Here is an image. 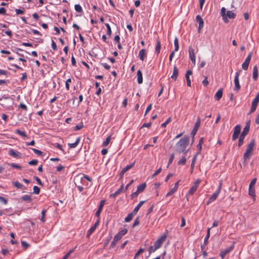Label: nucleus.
Masks as SVG:
<instances>
[{"instance_id":"f257e3e1","label":"nucleus","mask_w":259,"mask_h":259,"mask_svg":"<svg viewBox=\"0 0 259 259\" xmlns=\"http://www.w3.org/2000/svg\"><path fill=\"white\" fill-rule=\"evenodd\" d=\"M254 146V142L253 140L251 141L248 145L246 149L245 152L243 155V164L246 165L247 164L248 162L249 161L251 156L252 155L253 148Z\"/></svg>"},{"instance_id":"f03ea898","label":"nucleus","mask_w":259,"mask_h":259,"mask_svg":"<svg viewBox=\"0 0 259 259\" xmlns=\"http://www.w3.org/2000/svg\"><path fill=\"white\" fill-rule=\"evenodd\" d=\"M189 142V138L188 137H184L181 139L177 144V151L179 152H183L184 155L186 154L187 151L186 149Z\"/></svg>"},{"instance_id":"7ed1b4c3","label":"nucleus","mask_w":259,"mask_h":259,"mask_svg":"<svg viewBox=\"0 0 259 259\" xmlns=\"http://www.w3.org/2000/svg\"><path fill=\"white\" fill-rule=\"evenodd\" d=\"M221 14L223 17V19L224 22L227 23L228 22L227 17L230 19H234L235 18L236 15L231 11H227L226 14V9L224 7H223L221 10Z\"/></svg>"},{"instance_id":"20e7f679","label":"nucleus","mask_w":259,"mask_h":259,"mask_svg":"<svg viewBox=\"0 0 259 259\" xmlns=\"http://www.w3.org/2000/svg\"><path fill=\"white\" fill-rule=\"evenodd\" d=\"M222 187V182L220 181L219 185L218 186V189L215 192L213 193L211 196L209 198L207 202V204L209 205L214 201H215L218 198L219 195L220 194Z\"/></svg>"},{"instance_id":"39448f33","label":"nucleus","mask_w":259,"mask_h":259,"mask_svg":"<svg viewBox=\"0 0 259 259\" xmlns=\"http://www.w3.org/2000/svg\"><path fill=\"white\" fill-rule=\"evenodd\" d=\"M167 237L166 233H164L161 237L158 238L156 241L154 242V246L155 247V249H159L161 247L162 244L166 240Z\"/></svg>"},{"instance_id":"423d86ee","label":"nucleus","mask_w":259,"mask_h":259,"mask_svg":"<svg viewBox=\"0 0 259 259\" xmlns=\"http://www.w3.org/2000/svg\"><path fill=\"white\" fill-rule=\"evenodd\" d=\"M201 182V180H200L199 179H197L194 183L193 185L191 186V187L190 188L189 190L188 191L186 196L193 195L194 193L197 190V189L198 188Z\"/></svg>"},{"instance_id":"0eeeda50","label":"nucleus","mask_w":259,"mask_h":259,"mask_svg":"<svg viewBox=\"0 0 259 259\" xmlns=\"http://www.w3.org/2000/svg\"><path fill=\"white\" fill-rule=\"evenodd\" d=\"M241 72V70H239L236 72L235 76L234 77V83H235V87L234 88V90L235 91H238L240 89V85L239 84V76L240 75V72Z\"/></svg>"},{"instance_id":"6e6552de","label":"nucleus","mask_w":259,"mask_h":259,"mask_svg":"<svg viewBox=\"0 0 259 259\" xmlns=\"http://www.w3.org/2000/svg\"><path fill=\"white\" fill-rule=\"evenodd\" d=\"M252 56V53L250 52L248 54L247 57L245 59L244 62L242 64V68L243 70H246L248 68Z\"/></svg>"},{"instance_id":"1a4fd4ad","label":"nucleus","mask_w":259,"mask_h":259,"mask_svg":"<svg viewBox=\"0 0 259 259\" xmlns=\"http://www.w3.org/2000/svg\"><path fill=\"white\" fill-rule=\"evenodd\" d=\"M234 244L235 242H234L231 246L229 247L228 248H226V249L222 250L220 252V256L222 259H224L225 257V256L229 253H230L231 251H232V250L234 248Z\"/></svg>"},{"instance_id":"9d476101","label":"nucleus","mask_w":259,"mask_h":259,"mask_svg":"<svg viewBox=\"0 0 259 259\" xmlns=\"http://www.w3.org/2000/svg\"><path fill=\"white\" fill-rule=\"evenodd\" d=\"M188 52H189L190 59L191 60V61L193 63V64L195 65L196 63V57H195V50L194 49H193L192 48V47H189Z\"/></svg>"},{"instance_id":"9b49d317","label":"nucleus","mask_w":259,"mask_h":259,"mask_svg":"<svg viewBox=\"0 0 259 259\" xmlns=\"http://www.w3.org/2000/svg\"><path fill=\"white\" fill-rule=\"evenodd\" d=\"M241 131V126L240 125H237L234 128V132L232 136V140H236L239 136Z\"/></svg>"},{"instance_id":"f8f14e48","label":"nucleus","mask_w":259,"mask_h":259,"mask_svg":"<svg viewBox=\"0 0 259 259\" xmlns=\"http://www.w3.org/2000/svg\"><path fill=\"white\" fill-rule=\"evenodd\" d=\"M200 125V119L199 117H198L197 121L195 122L194 126L191 132V135L194 137L196 135L199 126Z\"/></svg>"},{"instance_id":"ddd939ff","label":"nucleus","mask_w":259,"mask_h":259,"mask_svg":"<svg viewBox=\"0 0 259 259\" xmlns=\"http://www.w3.org/2000/svg\"><path fill=\"white\" fill-rule=\"evenodd\" d=\"M196 20L199 24L198 31L199 32H200L203 27L204 21L203 19L201 17L200 15H197L196 16Z\"/></svg>"},{"instance_id":"4468645a","label":"nucleus","mask_w":259,"mask_h":259,"mask_svg":"<svg viewBox=\"0 0 259 259\" xmlns=\"http://www.w3.org/2000/svg\"><path fill=\"white\" fill-rule=\"evenodd\" d=\"M250 121H248L245 127H244L243 131L242 132L241 135L244 136H246V135L248 133L249 128H250Z\"/></svg>"},{"instance_id":"2eb2a0df","label":"nucleus","mask_w":259,"mask_h":259,"mask_svg":"<svg viewBox=\"0 0 259 259\" xmlns=\"http://www.w3.org/2000/svg\"><path fill=\"white\" fill-rule=\"evenodd\" d=\"M147 56V53L145 49H143L141 50L139 53V57L140 59L142 61H144Z\"/></svg>"},{"instance_id":"dca6fc26","label":"nucleus","mask_w":259,"mask_h":259,"mask_svg":"<svg viewBox=\"0 0 259 259\" xmlns=\"http://www.w3.org/2000/svg\"><path fill=\"white\" fill-rule=\"evenodd\" d=\"M252 78L254 81H256L258 78V69L256 65L253 68Z\"/></svg>"},{"instance_id":"f3484780","label":"nucleus","mask_w":259,"mask_h":259,"mask_svg":"<svg viewBox=\"0 0 259 259\" xmlns=\"http://www.w3.org/2000/svg\"><path fill=\"white\" fill-rule=\"evenodd\" d=\"M121 239V238L118 236L117 234L115 235V236L114 237L113 240L111 242L110 247L111 248H114L116 245L117 242Z\"/></svg>"},{"instance_id":"a211bd4d","label":"nucleus","mask_w":259,"mask_h":259,"mask_svg":"<svg viewBox=\"0 0 259 259\" xmlns=\"http://www.w3.org/2000/svg\"><path fill=\"white\" fill-rule=\"evenodd\" d=\"M178 74H179V69L176 66H175L174 67L173 73H172V75L171 76V78L172 79L176 80L178 77Z\"/></svg>"},{"instance_id":"6ab92c4d","label":"nucleus","mask_w":259,"mask_h":259,"mask_svg":"<svg viewBox=\"0 0 259 259\" xmlns=\"http://www.w3.org/2000/svg\"><path fill=\"white\" fill-rule=\"evenodd\" d=\"M80 139H81V138L80 137H79L76 139V141L74 143H69L68 144L69 147L70 148H76L77 146V145H78L79 143L80 142Z\"/></svg>"},{"instance_id":"aec40b11","label":"nucleus","mask_w":259,"mask_h":259,"mask_svg":"<svg viewBox=\"0 0 259 259\" xmlns=\"http://www.w3.org/2000/svg\"><path fill=\"white\" fill-rule=\"evenodd\" d=\"M9 154L15 158H17L19 157L20 153L19 152H16L13 149H10L9 151Z\"/></svg>"},{"instance_id":"412c9836","label":"nucleus","mask_w":259,"mask_h":259,"mask_svg":"<svg viewBox=\"0 0 259 259\" xmlns=\"http://www.w3.org/2000/svg\"><path fill=\"white\" fill-rule=\"evenodd\" d=\"M223 96V91L222 89L219 90L215 94L214 98L217 101H219L221 99Z\"/></svg>"},{"instance_id":"4be33fe9","label":"nucleus","mask_w":259,"mask_h":259,"mask_svg":"<svg viewBox=\"0 0 259 259\" xmlns=\"http://www.w3.org/2000/svg\"><path fill=\"white\" fill-rule=\"evenodd\" d=\"M137 81L139 84H141L143 82L142 73L140 70L137 71Z\"/></svg>"},{"instance_id":"5701e85b","label":"nucleus","mask_w":259,"mask_h":259,"mask_svg":"<svg viewBox=\"0 0 259 259\" xmlns=\"http://www.w3.org/2000/svg\"><path fill=\"white\" fill-rule=\"evenodd\" d=\"M161 50V42L159 39L156 40V45L155 47V53L158 55L160 52Z\"/></svg>"},{"instance_id":"b1692460","label":"nucleus","mask_w":259,"mask_h":259,"mask_svg":"<svg viewBox=\"0 0 259 259\" xmlns=\"http://www.w3.org/2000/svg\"><path fill=\"white\" fill-rule=\"evenodd\" d=\"M145 202V201H141L140 203L136 206V207L133 210V214H137L138 211H139L140 207L142 206V205Z\"/></svg>"},{"instance_id":"393cba45","label":"nucleus","mask_w":259,"mask_h":259,"mask_svg":"<svg viewBox=\"0 0 259 259\" xmlns=\"http://www.w3.org/2000/svg\"><path fill=\"white\" fill-rule=\"evenodd\" d=\"M197 154H195L193 156V159H192V162H191V170H190L191 174H192L193 172V169H194V168L195 162H196V159H197Z\"/></svg>"},{"instance_id":"a878e982","label":"nucleus","mask_w":259,"mask_h":259,"mask_svg":"<svg viewBox=\"0 0 259 259\" xmlns=\"http://www.w3.org/2000/svg\"><path fill=\"white\" fill-rule=\"evenodd\" d=\"M146 187V183H143L140 185H139L137 187V191L139 193H141L145 189Z\"/></svg>"},{"instance_id":"bb28decb","label":"nucleus","mask_w":259,"mask_h":259,"mask_svg":"<svg viewBox=\"0 0 259 259\" xmlns=\"http://www.w3.org/2000/svg\"><path fill=\"white\" fill-rule=\"evenodd\" d=\"M211 228H208L207 230V234L204 240V245H207L208 242V239L210 237V230Z\"/></svg>"},{"instance_id":"cd10ccee","label":"nucleus","mask_w":259,"mask_h":259,"mask_svg":"<svg viewBox=\"0 0 259 259\" xmlns=\"http://www.w3.org/2000/svg\"><path fill=\"white\" fill-rule=\"evenodd\" d=\"M21 199L25 201L30 202L32 201L31 195H25L21 197Z\"/></svg>"},{"instance_id":"c85d7f7f","label":"nucleus","mask_w":259,"mask_h":259,"mask_svg":"<svg viewBox=\"0 0 259 259\" xmlns=\"http://www.w3.org/2000/svg\"><path fill=\"white\" fill-rule=\"evenodd\" d=\"M85 180L92 182V179L88 176L83 175V177L80 178V181L83 184Z\"/></svg>"},{"instance_id":"c756f323","label":"nucleus","mask_w":259,"mask_h":259,"mask_svg":"<svg viewBox=\"0 0 259 259\" xmlns=\"http://www.w3.org/2000/svg\"><path fill=\"white\" fill-rule=\"evenodd\" d=\"M136 215V214H133V212L128 214V215L125 217V218L124 219V221L125 222H130L132 220L134 215Z\"/></svg>"},{"instance_id":"7c9ffc66","label":"nucleus","mask_w":259,"mask_h":259,"mask_svg":"<svg viewBox=\"0 0 259 259\" xmlns=\"http://www.w3.org/2000/svg\"><path fill=\"white\" fill-rule=\"evenodd\" d=\"M12 184H13V186L17 187V188L22 189L24 188V186L22 184H21L20 183H19L18 181L13 182Z\"/></svg>"},{"instance_id":"2f4dec72","label":"nucleus","mask_w":259,"mask_h":259,"mask_svg":"<svg viewBox=\"0 0 259 259\" xmlns=\"http://www.w3.org/2000/svg\"><path fill=\"white\" fill-rule=\"evenodd\" d=\"M175 51H178L179 49V40L178 37H176L174 39Z\"/></svg>"},{"instance_id":"473e14b6","label":"nucleus","mask_w":259,"mask_h":259,"mask_svg":"<svg viewBox=\"0 0 259 259\" xmlns=\"http://www.w3.org/2000/svg\"><path fill=\"white\" fill-rule=\"evenodd\" d=\"M15 133L18 134L22 137H26L27 135L24 131H21L19 130H16L15 131Z\"/></svg>"},{"instance_id":"72a5a7b5","label":"nucleus","mask_w":259,"mask_h":259,"mask_svg":"<svg viewBox=\"0 0 259 259\" xmlns=\"http://www.w3.org/2000/svg\"><path fill=\"white\" fill-rule=\"evenodd\" d=\"M127 232V230L126 229H124L119 231L117 235L119 236L121 238V237L125 235Z\"/></svg>"},{"instance_id":"f704fd0d","label":"nucleus","mask_w":259,"mask_h":259,"mask_svg":"<svg viewBox=\"0 0 259 259\" xmlns=\"http://www.w3.org/2000/svg\"><path fill=\"white\" fill-rule=\"evenodd\" d=\"M96 229V228L95 226H94V225L89 230L88 233H87V237H89L94 232V231H95V230Z\"/></svg>"},{"instance_id":"c9c22d12","label":"nucleus","mask_w":259,"mask_h":259,"mask_svg":"<svg viewBox=\"0 0 259 259\" xmlns=\"http://www.w3.org/2000/svg\"><path fill=\"white\" fill-rule=\"evenodd\" d=\"M105 26L107 27V34L108 36H110L112 34V30L109 24L106 23Z\"/></svg>"},{"instance_id":"e433bc0d","label":"nucleus","mask_w":259,"mask_h":259,"mask_svg":"<svg viewBox=\"0 0 259 259\" xmlns=\"http://www.w3.org/2000/svg\"><path fill=\"white\" fill-rule=\"evenodd\" d=\"M110 140H111V136H110L108 137H107L106 138V140L104 141L103 142L102 146L103 147H106L109 144V143H110Z\"/></svg>"},{"instance_id":"4c0bfd02","label":"nucleus","mask_w":259,"mask_h":259,"mask_svg":"<svg viewBox=\"0 0 259 259\" xmlns=\"http://www.w3.org/2000/svg\"><path fill=\"white\" fill-rule=\"evenodd\" d=\"M72 82V79L71 78L67 79L65 82V87L67 91H69L70 90V83Z\"/></svg>"},{"instance_id":"58836bf2","label":"nucleus","mask_w":259,"mask_h":259,"mask_svg":"<svg viewBox=\"0 0 259 259\" xmlns=\"http://www.w3.org/2000/svg\"><path fill=\"white\" fill-rule=\"evenodd\" d=\"M259 102V93L257 94L255 98L253 99L252 102V104L257 106L258 103Z\"/></svg>"},{"instance_id":"ea45409f","label":"nucleus","mask_w":259,"mask_h":259,"mask_svg":"<svg viewBox=\"0 0 259 259\" xmlns=\"http://www.w3.org/2000/svg\"><path fill=\"white\" fill-rule=\"evenodd\" d=\"M249 195L252 197H255V189L254 188L249 187Z\"/></svg>"},{"instance_id":"a19ab883","label":"nucleus","mask_w":259,"mask_h":259,"mask_svg":"<svg viewBox=\"0 0 259 259\" xmlns=\"http://www.w3.org/2000/svg\"><path fill=\"white\" fill-rule=\"evenodd\" d=\"M123 188V185H122L120 187V189H118L116 191H115L114 193L112 194L111 195H110V197H115V196H116L117 195H118L119 194H120V192H121V190H122V189Z\"/></svg>"},{"instance_id":"79ce46f5","label":"nucleus","mask_w":259,"mask_h":259,"mask_svg":"<svg viewBox=\"0 0 259 259\" xmlns=\"http://www.w3.org/2000/svg\"><path fill=\"white\" fill-rule=\"evenodd\" d=\"M177 191L175 188H172L165 195L166 197H169L171 196L174 193H175Z\"/></svg>"},{"instance_id":"37998d69","label":"nucleus","mask_w":259,"mask_h":259,"mask_svg":"<svg viewBox=\"0 0 259 259\" xmlns=\"http://www.w3.org/2000/svg\"><path fill=\"white\" fill-rule=\"evenodd\" d=\"M135 165V163L133 162L132 163V164H129V165H126L125 167H124L122 169L123 170V171H124L125 172H126L127 170H130V169H131Z\"/></svg>"},{"instance_id":"c03bdc74","label":"nucleus","mask_w":259,"mask_h":259,"mask_svg":"<svg viewBox=\"0 0 259 259\" xmlns=\"http://www.w3.org/2000/svg\"><path fill=\"white\" fill-rule=\"evenodd\" d=\"M186 158L185 156H183L178 162V164L179 165H185L186 162Z\"/></svg>"},{"instance_id":"a18cd8bd","label":"nucleus","mask_w":259,"mask_h":259,"mask_svg":"<svg viewBox=\"0 0 259 259\" xmlns=\"http://www.w3.org/2000/svg\"><path fill=\"white\" fill-rule=\"evenodd\" d=\"M74 8H75V11L77 12H78V13L82 12V9L80 5H78V4L75 5L74 6Z\"/></svg>"},{"instance_id":"49530a36","label":"nucleus","mask_w":259,"mask_h":259,"mask_svg":"<svg viewBox=\"0 0 259 259\" xmlns=\"http://www.w3.org/2000/svg\"><path fill=\"white\" fill-rule=\"evenodd\" d=\"M244 138H245V136H242L241 135H240V136L239 138V141H238V146L239 147H240L243 144Z\"/></svg>"},{"instance_id":"de8ad7c7","label":"nucleus","mask_w":259,"mask_h":259,"mask_svg":"<svg viewBox=\"0 0 259 259\" xmlns=\"http://www.w3.org/2000/svg\"><path fill=\"white\" fill-rule=\"evenodd\" d=\"M83 126V124L82 122L80 123L79 124L76 125L73 128V130L75 131H79L81 130Z\"/></svg>"},{"instance_id":"09e8293b","label":"nucleus","mask_w":259,"mask_h":259,"mask_svg":"<svg viewBox=\"0 0 259 259\" xmlns=\"http://www.w3.org/2000/svg\"><path fill=\"white\" fill-rule=\"evenodd\" d=\"M192 74V71L191 70H188V71H187L186 75H185V77H186L187 81L190 79V76Z\"/></svg>"},{"instance_id":"8fccbe9b","label":"nucleus","mask_w":259,"mask_h":259,"mask_svg":"<svg viewBox=\"0 0 259 259\" xmlns=\"http://www.w3.org/2000/svg\"><path fill=\"white\" fill-rule=\"evenodd\" d=\"M47 211L45 209H43L41 211V218L40 219V220L42 222H45L46 221V219H45L46 213Z\"/></svg>"},{"instance_id":"3c124183","label":"nucleus","mask_w":259,"mask_h":259,"mask_svg":"<svg viewBox=\"0 0 259 259\" xmlns=\"http://www.w3.org/2000/svg\"><path fill=\"white\" fill-rule=\"evenodd\" d=\"M171 121V117H169L162 124H161V126L162 127H165L166 125Z\"/></svg>"},{"instance_id":"603ef678","label":"nucleus","mask_w":259,"mask_h":259,"mask_svg":"<svg viewBox=\"0 0 259 259\" xmlns=\"http://www.w3.org/2000/svg\"><path fill=\"white\" fill-rule=\"evenodd\" d=\"M256 178L252 179L249 184V187H250V188H254V186L256 183Z\"/></svg>"},{"instance_id":"864d4df0","label":"nucleus","mask_w":259,"mask_h":259,"mask_svg":"<svg viewBox=\"0 0 259 259\" xmlns=\"http://www.w3.org/2000/svg\"><path fill=\"white\" fill-rule=\"evenodd\" d=\"M33 193L38 194L40 192V189L36 186H34L33 188Z\"/></svg>"},{"instance_id":"5fc2aeb1","label":"nucleus","mask_w":259,"mask_h":259,"mask_svg":"<svg viewBox=\"0 0 259 259\" xmlns=\"http://www.w3.org/2000/svg\"><path fill=\"white\" fill-rule=\"evenodd\" d=\"M144 251V250L142 248H140L138 251L135 254V256H134V258L136 259V258H137L139 255L142 253V252H143Z\"/></svg>"},{"instance_id":"6e6d98bb","label":"nucleus","mask_w":259,"mask_h":259,"mask_svg":"<svg viewBox=\"0 0 259 259\" xmlns=\"http://www.w3.org/2000/svg\"><path fill=\"white\" fill-rule=\"evenodd\" d=\"M32 150L34 152V153L38 155H41L42 154V152L36 149L35 148H32Z\"/></svg>"},{"instance_id":"4d7b16f0","label":"nucleus","mask_w":259,"mask_h":259,"mask_svg":"<svg viewBox=\"0 0 259 259\" xmlns=\"http://www.w3.org/2000/svg\"><path fill=\"white\" fill-rule=\"evenodd\" d=\"M157 249H155V247L154 246H150L149 248L148 251L149 254H151L152 252H155Z\"/></svg>"},{"instance_id":"13d9d810","label":"nucleus","mask_w":259,"mask_h":259,"mask_svg":"<svg viewBox=\"0 0 259 259\" xmlns=\"http://www.w3.org/2000/svg\"><path fill=\"white\" fill-rule=\"evenodd\" d=\"M105 202H106V201L105 200H102L100 201V204H99V207L98 208L99 209H100L101 210H102L103 208V206L104 205H105Z\"/></svg>"},{"instance_id":"bf43d9fd","label":"nucleus","mask_w":259,"mask_h":259,"mask_svg":"<svg viewBox=\"0 0 259 259\" xmlns=\"http://www.w3.org/2000/svg\"><path fill=\"white\" fill-rule=\"evenodd\" d=\"M174 157H175L174 154H171L170 158L169 159V160H168L167 167H168L169 166V165L171 163V162H172V161L174 159Z\"/></svg>"},{"instance_id":"052dcab7","label":"nucleus","mask_w":259,"mask_h":259,"mask_svg":"<svg viewBox=\"0 0 259 259\" xmlns=\"http://www.w3.org/2000/svg\"><path fill=\"white\" fill-rule=\"evenodd\" d=\"M38 163V160L36 159H33L28 162V164L31 165H35Z\"/></svg>"},{"instance_id":"680f3d73","label":"nucleus","mask_w":259,"mask_h":259,"mask_svg":"<svg viewBox=\"0 0 259 259\" xmlns=\"http://www.w3.org/2000/svg\"><path fill=\"white\" fill-rule=\"evenodd\" d=\"M15 11H16V14L17 15L23 14H24V13L25 12L24 9H16Z\"/></svg>"},{"instance_id":"e2e57ef3","label":"nucleus","mask_w":259,"mask_h":259,"mask_svg":"<svg viewBox=\"0 0 259 259\" xmlns=\"http://www.w3.org/2000/svg\"><path fill=\"white\" fill-rule=\"evenodd\" d=\"M161 171V168L160 167L159 169H158L152 176V178H153L157 175H158Z\"/></svg>"},{"instance_id":"0e129e2a","label":"nucleus","mask_w":259,"mask_h":259,"mask_svg":"<svg viewBox=\"0 0 259 259\" xmlns=\"http://www.w3.org/2000/svg\"><path fill=\"white\" fill-rule=\"evenodd\" d=\"M12 167L18 168L19 169H21L22 168V167L18 164H16L15 163H11L9 164Z\"/></svg>"},{"instance_id":"69168bd1","label":"nucleus","mask_w":259,"mask_h":259,"mask_svg":"<svg viewBox=\"0 0 259 259\" xmlns=\"http://www.w3.org/2000/svg\"><path fill=\"white\" fill-rule=\"evenodd\" d=\"M52 48L54 51H56L57 50V45L54 40L52 41Z\"/></svg>"},{"instance_id":"338daca9","label":"nucleus","mask_w":259,"mask_h":259,"mask_svg":"<svg viewBox=\"0 0 259 259\" xmlns=\"http://www.w3.org/2000/svg\"><path fill=\"white\" fill-rule=\"evenodd\" d=\"M140 224L139 218H137L134 221L133 227H135L136 226L139 225Z\"/></svg>"},{"instance_id":"774afa93","label":"nucleus","mask_w":259,"mask_h":259,"mask_svg":"<svg viewBox=\"0 0 259 259\" xmlns=\"http://www.w3.org/2000/svg\"><path fill=\"white\" fill-rule=\"evenodd\" d=\"M257 106L251 104V107L249 112V114L253 112L256 109Z\"/></svg>"}]
</instances>
